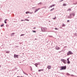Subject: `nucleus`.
I'll use <instances>...</instances> for the list:
<instances>
[{
  "label": "nucleus",
  "mask_w": 77,
  "mask_h": 77,
  "mask_svg": "<svg viewBox=\"0 0 77 77\" xmlns=\"http://www.w3.org/2000/svg\"><path fill=\"white\" fill-rule=\"evenodd\" d=\"M46 8V7H44L43 8Z\"/></svg>",
  "instance_id": "42"
},
{
  "label": "nucleus",
  "mask_w": 77,
  "mask_h": 77,
  "mask_svg": "<svg viewBox=\"0 0 77 77\" xmlns=\"http://www.w3.org/2000/svg\"><path fill=\"white\" fill-rule=\"evenodd\" d=\"M23 73H24V74H25V72H23Z\"/></svg>",
  "instance_id": "44"
},
{
  "label": "nucleus",
  "mask_w": 77,
  "mask_h": 77,
  "mask_svg": "<svg viewBox=\"0 0 77 77\" xmlns=\"http://www.w3.org/2000/svg\"><path fill=\"white\" fill-rule=\"evenodd\" d=\"M66 25L64 24V23H63L62 25V27H65V26H66Z\"/></svg>",
  "instance_id": "14"
},
{
  "label": "nucleus",
  "mask_w": 77,
  "mask_h": 77,
  "mask_svg": "<svg viewBox=\"0 0 77 77\" xmlns=\"http://www.w3.org/2000/svg\"><path fill=\"white\" fill-rule=\"evenodd\" d=\"M49 37H51V38H52V37H53V36H51V35H49Z\"/></svg>",
  "instance_id": "33"
},
{
  "label": "nucleus",
  "mask_w": 77,
  "mask_h": 77,
  "mask_svg": "<svg viewBox=\"0 0 77 77\" xmlns=\"http://www.w3.org/2000/svg\"><path fill=\"white\" fill-rule=\"evenodd\" d=\"M4 25L3 24H2V25H1V26L3 27V26Z\"/></svg>",
  "instance_id": "27"
},
{
  "label": "nucleus",
  "mask_w": 77,
  "mask_h": 77,
  "mask_svg": "<svg viewBox=\"0 0 77 77\" xmlns=\"http://www.w3.org/2000/svg\"><path fill=\"white\" fill-rule=\"evenodd\" d=\"M25 21L24 20H21V21Z\"/></svg>",
  "instance_id": "37"
},
{
  "label": "nucleus",
  "mask_w": 77,
  "mask_h": 77,
  "mask_svg": "<svg viewBox=\"0 0 77 77\" xmlns=\"http://www.w3.org/2000/svg\"><path fill=\"white\" fill-rule=\"evenodd\" d=\"M21 77H23V76H21Z\"/></svg>",
  "instance_id": "52"
},
{
  "label": "nucleus",
  "mask_w": 77,
  "mask_h": 77,
  "mask_svg": "<svg viewBox=\"0 0 77 77\" xmlns=\"http://www.w3.org/2000/svg\"><path fill=\"white\" fill-rule=\"evenodd\" d=\"M72 54V53L71 52V51H69V52L67 53V56H69L70 54Z\"/></svg>",
  "instance_id": "4"
},
{
  "label": "nucleus",
  "mask_w": 77,
  "mask_h": 77,
  "mask_svg": "<svg viewBox=\"0 0 77 77\" xmlns=\"http://www.w3.org/2000/svg\"><path fill=\"white\" fill-rule=\"evenodd\" d=\"M63 6H66V4H63Z\"/></svg>",
  "instance_id": "23"
},
{
  "label": "nucleus",
  "mask_w": 77,
  "mask_h": 77,
  "mask_svg": "<svg viewBox=\"0 0 77 77\" xmlns=\"http://www.w3.org/2000/svg\"><path fill=\"white\" fill-rule=\"evenodd\" d=\"M24 34H22L20 35V36H24Z\"/></svg>",
  "instance_id": "29"
},
{
  "label": "nucleus",
  "mask_w": 77,
  "mask_h": 77,
  "mask_svg": "<svg viewBox=\"0 0 77 77\" xmlns=\"http://www.w3.org/2000/svg\"><path fill=\"white\" fill-rule=\"evenodd\" d=\"M54 6H55V5H54V4H53V5H50V7H49V8H52V7H53V6L54 7Z\"/></svg>",
  "instance_id": "7"
},
{
  "label": "nucleus",
  "mask_w": 77,
  "mask_h": 77,
  "mask_svg": "<svg viewBox=\"0 0 77 77\" xmlns=\"http://www.w3.org/2000/svg\"><path fill=\"white\" fill-rule=\"evenodd\" d=\"M33 29H36V27H34L33 28Z\"/></svg>",
  "instance_id": "40"
},
{
  "label": "nucleus",
  "mask_w": 77,
  "mask_h": 77,
  "mask_svg": "<svg viewBox=\"0 0 77 77\" xmlns=\"http://www.w3.org/2000/svg\"><path fill=\"white\" fill-rule=\"evenodd\" d=\"M56 16H55V17L54 18H53L52 19L53 20H56Z\"/></svg>",
  "instance_id": "24"
},
{
  "label": "nucleus",
  "mask_w": 77,
  "mask_h": 77,
  "mask_svg": "<svg viewBox=\"0 0 77 77\" xmlns=\"http://www.w3.org/2000/svg\"><path fill=\"white\" fill-rule=\"evenodd\" d=\"M69 58H68L67 59V61H69Z\"/></svg>",
  "instance_id": "26"
},
{
  "label": "nucleus",
  "mask_w": 77,
  "mask_h": 77,
  "mask_svg": "<svg viewBox=\"0 0 77 77\" xmlns=\"http://www.w3.org/2000/svg\"><path fill=\"white\" fill-rule=\"evenodd\" d=\"M76 3V4H77V2Z\"/></svg>",
  "instance_id": "53"
},
{
  "label": "nucleus",
  "mask_w": 77,
  "mask_h": 77,
  "mask_svg": "<svg viewBox=\"0 0 77 77\" xmlns=\"http://www.w3.org/2000/svg\"><path fill=\"white\" fill-rule=\"evenodd\" d=\"M26 14H28V13L27 11V12H26Z\"/></svg>",
  "instance_id": "39"
},
{
  "label": "nucleus",
  "mask_w": 77,
  "mask_h": 77,
  "mask_svg": "<svg viewBox=\"0 0 77 77\" xmlns=\"http://www.w3.org/2000/svg\"><path fill=\"white\" fill-rule=\"evenodd\" d=\"M71 75L72 76H74V75Z\"/></svg>",
  "instance_id": "47"
},
{
  "label": "nucleus",
  "mask_w": 77,
  "mask_h": 77,
  "mask_svg": "<svg viewBox=\"0 0 77 77\" xmlns=\"http://www.w3.org/2000/svg\"><path fill=\"white\" fill-rule=\"evenodd\" d=\"M25 21H29V20H28V19H25V20H24Z\"/></svg>",
  "instance_id": "21"
},
{
  "label": "nucleus",
  "mask_w": 77,
  "mask_h": 77,
  "mask_svg": "<svg viewBox=\"0 0 77 77\" xmlns=\"http://www.w3.org/2000/svg\"><path fill=\"white\" fill-rule=\"evenodd\" d=\"M54 8H53L51 9L50 10V11H53V10H54Z\"/></svg>",
  "instance_id": "20"
},
{
  "label": "nucleus",
  "mask_w": 77,
  "mask_h": 77,
  "mask_svg": "<svg viewBox=\"0 0 77 77\" xmlns=\"http://www.w3.org/2000/svg\"><path fill=\"white\" fill-rule=\"evenodd\" d=\"M35 8V7H32V9H33V8Z\"/></svg>",
  "instance_id": "46"
},
{
  "label": "nucleus",
  "mask_w": 77,
  "mask_h": 77,
  "mask_svg": "<svg viewBox=\"0 0 77 77\" xmlns=\"http://www.w3.org/2000/svg\"><path fill=\"white\" fill-rule=\"evenodd\" d=\"M71 15H72V17H74V16H75V14H74V13H70Z\"/></svg>",
  "instance_id": "9"
},
{
  "label": "nucleus",
  "mask_w": 77,
  "mask_h": 77,
  "mask_svg": "<svg viewBox=\"0 0 77 77\" xmlns=\"http://www.w3.org/2000/svg\"><path fill=\"white\" fill-rule=\"evenodd\" d=\"M41 29L42 30V31L43 32H46V30H47V28L45 27H42L41 28Z\"/></svg>",
  "instance_id": "2"
},
{
  "label": "nucleus",
  "mask_w": 77,
  "mask_h": 77,
  "mask_svg": "<svg viewBox=\"0 0 77 77\" xmlns=\"http://www.w3.org/2000/svg\"><path fill=\"white\" fill-rule=\"evenodd\" d=\"M60 51L58 52V53H60Z\"/></svg>",
  "instance_id": "50"
},
{
  "label": "nucleus",
  "mask_w": 77,
  "mask_h": 77,
  "mask_svg": "<svg viewBox=\"0 0 77 77\" xmlns=\"http://www.w3.org/2000/svg\"><path fill=\"white\" fill-rule=\"evenodd\" d=\"M67 63H68V64H69L70 63V61H67Z\"/></svg>",
  "instance_id": "22"
},
{
  "label": "nucleus",
  "mask_w": 77,
  "mask_h": 77,
  "mask_svg": "<svg viewBox=\"0 0 77 77\" xmlns=\"http://www.w3.org/2000/svg\"><path fill=\"white\" fill-rule=\"evenodd\" d=\"M37 40V39L36 38H35V40Z\"/></svg>",
  "instance_id": "48"
},
{
  "label": "nucleus",
  "mask_w": 77,
  "mask_h": 77,
  "mask_svg": "<svg viewBox=\"0 0 77 77\" xmlns=\"http://www.w3.org/2000/svg\"><path fill=\"white\" fill-rule=\"evenodd\" d=\"M63 1V0H61L60 1V2H62V1Z\"/></svg>",
  "instance_id": "36"
},
{
  "label": "nucleus",
  "mask_w": 77,
  "mask_h": 77,
  "mask_svg": "<svg viewBox=\"0 0 77 77\" xmlns=\"http://www.w3.org/2000/svg\"><path fill=\"white\" fill-rule=\"evenodd\" d=\"M15 34V33H13L12 34H11L10 35L11 36H14V35Z\"/></svg>",
  "instance_id": "13"
},
{
  "label": "nucleus",
  "mask_w": 77,
  "mask_h": 77,
  "mask_svg": "<svg viewBox=\"0 0 77 77\" xmlns=\"http://www.w3.org/2000/svg\"><path fill=\"white\" fill-rule=\"evenodd\" d=\"M8 26H9V25H8L7 24L6 25V27H8Z\"/></svg>",
  "instance_id": "28"
},
{
  "label": "nucleus",
  "mask_w": 77,
  "mask_h": 77,
  "mask_svg": "<svg viewBox=\"0 0 77 77\" xmlns=\"http://www.w3.org/2000/svg\"><path fill=\"white\" fill-rule=\"evenodd\" d=\"M71 8H69L67 10V11H71Z\"/></svg>",
  "instance_id": "18"
},
{
  "label": "nucleus",
  "mask_w": 77,
  "mask_h": 77,
  "mask_svg": "<svg viewBox=\"0 0 77 77\" xmlns=\"http://www.w3.org/2000/svg\"><path fill=\"white\" fill-rule=\"evenodd\" d=\"M55 49H56V50H59L60 49V48H59V47H57V46H56V47L55 48Z\"/></svg>",
  "instance_id": "11"
},
{
  "label": "nucleus",
  "mask_w": 77,
  "mask_h": 77,
  "mask_svg": "<svg viewBox=\"0 0 77 77\" xmlns=\"http://www.w3.org/2000/svg\"><path fill=\"white\" fill-rule=\"evenodd\" d=\"M69 73H66V75H69Z\"/></svg>",
  "instance_id": "25"
},
{
  "label": "nucleus",
  "mask_w": 77,
  "mask_h": 77,
  "mask_svg": "<svg viewBox=\"0 0 77 77\" xmlns=\"http://www.w3.org/2000/svg\"><path fill=\"white\" fill-rule=\"evenodd\" d=\"M30 70L31 71H33V70L32 69V67L30 66Z\"/></svg>",
  "instance_id": "16"
},
{
  "label": "nucleus",
  "mask_w": 77,
  "mask_h": 77,
  "mask_svg": "<svg viewBox=\"0 0 77 77\" xmlns=\"http://www.w3.org/2000/svg\"><path fill=\"white\" fill-rule=\"evenodd\" d=\"M55 30H58V29H57V28H55Z\"/></svg>",
  "instance_id": "32"
},
{
  "label": "nucleus",
  "mask_w": 77,
  "mask_h": 77,
  "mask_svg": "<svg viewBox=\"0 0 77 77\" xmlns=\"http://www.w3.org/2000/svg\"><path fill=\"white\" fill-rule=\"evenodd\" d=\"M25 75H28L27 74H26V73H25Z\"/></svg>",
  "instance_id": "45"
},
{
  "label": "nucleus",
  "mask_w": 77,
  "mask_h": 77,
  "mask_svg": "<svg viewBox=\"0 0 77 77\" xmlns=\"http://www.w3.org/2000/svg\"><path fill=\"white\" fill-rule=\"evenodd\" d=\"M44 71L43 69H39V70H38V71L39 72H40V71Z\"/></svg>",
  "instance_id": "15"
},
{
  "label": "nucleus",
  "mask_w": 77,
  "mask_h": 77,
  "mask_svg": "<svg viewBox=\"0 0 77 77\" xmlns=\"http://www.w3.org/2000/svg\"><path fill=\"white\" fill-rule=\"evenodd\" d=\"M32 32L33 33H36V32L35 31H33Z\"/></svg>",
  "instance_id": "30"
},
{
  "label": "nucleus",
  "mask_w": 77,
  "mask_h": 77,
  "mask_svg": "<svg viewBox=\"0 0 77 77\" xmlns=\"http://www.w3.org/2000/svg\"><path fill=\"white\" fill-rule=\"evenodd\" d=\"M0 67H1V66H0Z\"/></svg>",
  "instance_id": "51"
},
{
  "label": "nucleus",
  "mask_w": 77,
  "mask_h": 77,
  "mask_svg": "<svg viewBox=\"0 0 77 77\" xmlns=\"http://www.w3.org/2000/svg\"><path fill=\"white\" fill-rule=\"evenodd\" d=\"M60 71H62V70H65L66 69V66H62L61 67H60Z\"/></svg>",
  "instance_id": "1"
},
{
  "label": "nucleus",
  "mask_w": 77,
  "mask_h": 77,
  "mask_svg": "<svg viewBox=\"0 0 77 77\" xmlns=\"http://www.w3.org/2000/svg\"><path fill=\"white\" fill-rule=\"evenodd\" d=\"M10 53V51H7L6 52V53Z\"/></svg>",
  "instance_id": "19"
},
{
  "label": "nucleus",
  "mask_w": 77,
  "mask_h": 77,
  "mask_svg": "<svg viewBox=\"0 0 77 77\" xmlns=\"http://www.w3.org/2000/svg\"><path fill=\"white\" fill-rule=\"evenodd\" d=\"M41 8H38V9H36L35 11L34 12V13H36V12L38 11V10H39Z\"/></svg>",
  "instance_id": "8"
},
{
  "label": "nucleus",
  "mask_w": 77,
  "mask_h": 77,
  "mask_svg": "<svg viewBox=\"0 0 77 77\" xmlns=\"http://www.w3.org/2000/svg\"><path fill=\"white\" fill-rule=\"evenodd\" d=\"M39 64V63H36L35 64H34L35 65L36 67H38L37 65H38Z\"/></svg>",
  "instance_id": "10"
},
{
  "label": "nucleus",
  "mask_w": 77,
  "mask_h": 77,
  "mask_svg": "<svg viewBox=\"0 0 77 77\" xmlns=\"http://www.w3.org/2000/svg\"><path fill=\"white\" fill-rule=\"evenodd\" d=\"M29 14H33V12H30Z\"/></svg>",
  "instance_id": "35"
},
{
  "label": "nucleus",
  "mask_w": 77,
  "mask_h": 77,
  "mask_svg": "<svg viewBox=\"0 0 77 77\" xmlns=\"http://www.w3.org/2000/svg\"><path fill=\"white\" fill-rule=\"evenodd\" d=\"M61 61H62V62H63L64 64H66L67 63V61H66V60L61 59Z\"/></svg>",
  "instance_id": "3"
},
{
  "label": "nucleus",
  "mask_w": 77,
  "mask_h": 77,
  "mask_svg": "<svg viewBox=\"0 0 77 77\" xmlns=\"http://www.w3.org/2000/svg\"><path fill=\"white\" fill-rule=\"evenodd\" d=\"M47 68H48V69H51V66H50L48 65L47 66Z\"/></svg>",
  "instance_id": "12"
},
{
  "label": "nucleus",
  "mask_w": 77,
  "mask_h": 77,
  "mask_svg": "<svg viewBox=\"0 0 77 77\" xmlns=\"http://www.w3.org/2000/svg\"><path fill=\"white\" fill-rule=\"evenodd\" d=\"M5 23V24H6L7 23V22H6V21H5V20L4 21Z\"/></svg>",
  "instance_id": "31"
},
{
  "label": "nucleus",
  "mask_w": 77,
  "mask_h": 77,
  "mask_svg": "<svg viewBox=\"0 0 77 77\" xmlns=\"http://www.w3.org/2000/svg\"><path fill=\"white\" fill-rule=\"evenodd\" d=\"M69 20H67V22H69Z\"/></svg>",
  "instance_id": "43"
},
{
  "label": "nucleus",
  "mask_w": 77,
  "mask_h": 77,
  "mask_svg": "<svg viewBox=\"0 0 77 77\" xmlns=\"http://www.w3.org/2000/svg\"><path fill=\"white\" fill-rule=\"evenodd\" d=\"M28 14H30V12H29V11H27Z\"/></svg>",
  "instance_id": "38"
},
{
  "label": "nucleus",
  "mask_w": 77,
  "mask_h": 77,
  "mask_svg": "<svg viewBox=\"0 0 77 77\" xmlns=\"http://www.w3.org/2000/svg\"><path fill=\"white\" fill-rule=\"evenodd\" d=\"M60 29H62V27H60Z\"/></svg>",
  "instance_id": "49"
},
{
  "label": "nucleus",
  "mask_w": 77,
  "mask_h": 77,
  "mask_svg": "<svg viewBox=\"0 0 77 77\" xmlns=\"http://www.w3.org/2000/svg\"><path fill=\"white\" fill-rule=\"evenodd\" d=\"M42 3L40 2L38 4V5H42Z\"/></svg>",
  "instance_id": "17"
},
{
  "label": "nucleus",
  "mask_w": 77,
  "mask_h": 77,
  "mask_svg": "<svg viewBox=\"0 0 77 77\" xmlns=\"http://www.w3.org/2000/svg\"><path fill=\"white\" fill-rule=\"evenodd\" d=\"M7 20H8L7 19H6L5 20V21H7Z\"/></svg>",
  "instance_id": "41"
},
{
  "label": "nucleus",
  "mask_w": 77,
  "mask_h": 77,
  "mask_svg": "<svg viewBox=\"0 0 77 77\" xmlns=\"http://www.w3.org/2000/svg\"><path fill=\"white\" fill-rule=\"evenodd\" d=\"M73 5H77V3H74Z\"/></svg>",
  "instance_id": "34"
},
{
  "label": "nucleus",
  "mask_w": 77,
  "mask_h": 77,
  "mask_svg": "<svg viewBox=\"0 0 77 77\" xmlns=\"http://www.w3.org/2000/svg\"><path fill=\"white\" fill-rule=\"evenodd\" d=\"M72 18V17L71 14V13L69 14V15L68 16V18H69L70 19H71V18Z\"/></svg>",
  "instance_id": "6"
},
{
  "label": "nucleus",
  "mask_w": 77,
  "mask_h": 77,
  "mask_svg": "<svg viewBox=\"0 0 77 77\" xmlns=\"http://www.w3.org/2000/svg\"><path fill=\"white\" fill-rule=\"evenodd\" d=\"M14 58H18V55H17L15 54H14Z\"/></svg>",
  "instance_id": "5"
}]
</instances>
